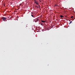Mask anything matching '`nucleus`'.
Masks as SVG:
<instances>
[{"label":"nucleus","mask_w":75,"mask_h":75,"mask_svg":"<svg viewBox=\"0 0 75 75\" xmlns=\"http://www.w3.org/2000/svg\"><path fill=\"white\" fill-rule=\"evenodd\" d=\"M6 19L7 18L2 17V20H3L4 21H5L6 20Z\"/></svg>","instance_id":"nucleus-1"},{"label":"nucleus","mask_w":75,"mask_h":75,"mask_svg":"<svg viewBox=\"0 0 75 75\" xmlns=\"http://www.w3.org/2000/svg\"><path fill=\"white\" fill-rule=\"evenodd\" d=\"M34 2L36 4H37L38 5V1H36V0H34Z\"/></svg>","instance_id":"nucleus-2"},{"label":"nucleus","mask_w":75,"mask_h":75,"mask_svg":"<svg viewBox=\"0 0 75 75\" xmlns=\"http://www.w3.org/2000/svg\"><path fill=\"white\" fill-rule=\"evenodd\" d=\"M35 23H36V22H37L38 21V19L36 18L35 19Z\"/></svg>","instance_id":"nucleus-3"},{"label":"nucleus","mask_w":75,"mask_h":75,"mask_svg":"<svg viewBox=\"0 0 75 75\" xmlns=\"http://www.w3.org/2000/svg\"><path fill=\"white\" fill-rule=\"evenodd\" d=\"M41 22H42V23H45V21H43L42 20L41 21Z\"/></svg>","instance_id":"nucleus-4"},{"label":"nucleus","mask_w":75,"mask_h":75,"mask_svg":"<svg viewBox=\"0 0 75 75\" xmlns=\"http://www.w3.org/2000/svg\"><path fill=\"white\" fill-rule=\"evenodd\" d=\"M60 17L61 18H62V17H64V16L62 15H60Z\"/></svg>","instance_id":"nucleus-5"},{"label":"nucleus","mask_w":75,"mask_h":75,"mask_svg":"<svg viewBox=\"0 0 75 75\" xmlns=\"http://www.w3.org/2000/svg\"><path fill=\"white\" fill-rule=\"evenodd\" d=\"M35 7H37V8H38V6H37L36 5H35Z\"/></svg>","instance_id":"nucleus-6"},{"label":"nucleus","mask_w":75,"mask_h":75,"mask_svg":"<svg viewBox=\"0 0 75 75\" xmlns=\"http://www.w3.org/2000/svg\"><path fill=\"white\" fill-rule=\"evenodd\" d=\"M72 23V21H71L70 22L69 24H71V23Z\"/></svg>","instance_id":"nucleus-7"},{"label":"nucleus","mask_w":75,"mask_h":75,"mask_svg":"<svg viewBox=\"0 0 75 75\" xmlns=\"http://www.w3.org/2000/svg\"><path fill=\"white\" fill-rule=\"evenodd\" d=\"M31 16L32 17H33V15L32 14H31Z\"/></svg>","instance_id":"nucleus-8"},{"label":"nucleus","mask_w":75,"mask_h":75,"mask_svg":"<svg viewBox=\"0 0 75 75\" xmlns=\"http://www.w3.org/2000/svg\"><path fill=\"white\" fill-rule=\"evenodd\" d=\"M71 18H73V16H72L71 17Z\"/></svg>","instance_id":"nucleus-9"},{"label":"nucleus","mask_w":75,"mask_h":75,"mask_svg":"<svg viewBox=\"0 0 75 75\" xmlns=\"http://www.w3.org/2000/svg\"><path fill=\"white\" fill-rule=\"evenodd\" d=\"M41 24V25H43L42 24Z\"/></svg>","instance_id":"nucleus-10"},{"label":"nucleus","mask_w":75,"mask_h":75,"mask_svg":"<svg viewBox=\"0 0 75 75\" xmlns=\"http://www.w3.org/2000/svg\"><path fill=\"white\" fill-rule=\"evenodd\" d=\"M33 17L34 18H35V17L33 16Z\"/></svg>","instance_id":"nucleus-11"},{"label":"nucleus","mask_w":75,"mask_h":75,"mask_svg":"<svg viewBox=\"0 0 75 75\" xmlns=\"http://www.w3.org/2000/svg\"><path fill=\"white\" fill-rule=\"evenodd\" d=\"M31 14H33V12H31Z\"/></svg>","instance_id":"nucleus-12"},{"label":"nucleus","mask_w":75,"mask_h":75,"mask_svg":"<svg viewBox=\"0 0 75 75\" xmlns=\"http://www.w3.org/2000/svg\"><path fill=\"white\" fill-rule=\"evenodd\" d=\"M57 6V5H55V6Z\"/></svg>","instance_id":"nucleus-13"},{"label":"nucleus","mask_w":75,"mask_h":75,"mask_svg":"<svg viewBox=\"0 0 75 75\" xmlns=\"http://www.w3.org/2000/svg\"><path fill=\"white\" fill-rule=\"evenodd\" d=\"M21 0H20L21 1Z\"/></svg>","instance_id":"nucleus-14"},{"label":"nucleus","mask_w":75,"mask_h":75,"mask_svg":"<svg viewBox=\"0 0 75 75\" xmlns=\"http://www.w3.org/2000/svg\"><path fill=\"white\" fill-rule=\"evenodd\" d=\"M4 6H5V4H4Z\"/></svg>","instance_id":"nucleus-15"}]
</instances>
